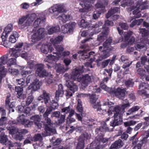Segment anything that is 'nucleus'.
Instances as JSON below:
<instances>
[{
	"instance_id": "nucleus-1",
	"label": "nucleus",
	"mask_w": 149,
	"mask_h": 149,
	"mask_svg": "<svg viewBox=\"0 0 149 149\" xmlns=\"http://www.w3.org/2000/svg\"><path fill=\"white\" fill-rule=\"evenodd\" d=\"M134 4V1L131 0H125L123 1V3L121 5L123 6L126 5L130 6L129 10L130 11L136 8L132 12L133 14L134 15L133 17L134 18H139L141 16V15L139 9H146L148 8V6L146 5V2H141V1H138L135 6Z\"/></svg>"
},
{
	"instance_id": "nucleus-2",
	"label": "nucleus",
	"mask_w": 149,
	"mask_h": 149,
	"mask_svg": "<svg viewBox=\"0 0 149 149\" xmlns=\"http://www.w3.org/2000/svg\"><path fill=\"white\" fill-rule=\"evenodd\" d=\"M110 109L112 110L113 109V112L114 119L111 122L110 125L111 126L114 127L119 124H120L122 121V116L124 113V110L122 109L120 112V109L118 107H114L111 106Z\"/></svg>"
},
{
	"instance_id": "nucleus-3",
	"label": "nucleus",
	"mask_w": 149,
	"mask_h": 149,
	"mask_svg": "<svg viewBox=\"0 0 149 149\" xmlns=\"http://www.w3.org/2000/svg\"><path fill=\"white\" fill-rule=\"evenodd\" d=\"M114 104L111 102H104L102 107L103 109H102L101 108V105L100 102H97L95 104L92 105V106L93 108L95 109H96L97 111L100 112L102 110L104 111L105 112H107L109 116L112 114V112L110 109V108L111 106H110L113 105Z\"/></svg>"
},
{
	"instance_id": "nucleus-4",
	"label": "nucleus",
	"mask_w": 149,
	"mask_h": 149,
	"mask_svg": "<svg viewBox=\"0 0 149 149\" xmlns=\"http://www.w3.org/2000/svg\"><path fill=\"white\" fill-rule=\"evenodd\" d=\"M93 80V76L91 73L86 74L78 78V81L81 82L82 88H85L91 83Z\"/></svg>"
},
{
	"instance_id": "nucleus-5",
	"label": "nucleus",
	"mask_w": 149,
	"mask_h": 149,
	"mask_svg": "<svg viewBox=\"0 0 149 149\" xmlns=\"http://www.w3.org/2000/svg\"><path fill=\"white\" fill-rule=\"evenodd\" d=\"M72 80H66L65 85L69 89L66 91V96H71L72 93L77 91L78 89L77 86L73 82Z\"/></svg>"
},
{
	"instance_id": "nucleus-6",
	"label": "nucleus",
	"mask_w": 149,
	"mask_h": 149,
	"mask_svg": "<svg viewBox=\"0 0 149 149\" xmlns=\"http://www.w3.org/2000/svg\"><path fill=\"white\" fill-rule=\"evenodd\" d=\"M91 135L86 132H84L79 137L78 142L76 149H83L84 145V141L91 138Z\"/></svg>"
},
{
	"instance_id": "nucleus-7",
	"label": "nucleus",
	"mask_w": 149,
	"mask_h": 149,
	"mask_svg": "<svg viewBox=\"0 0 149 149\" xmlns=\"http://www.w3.org/2000/svg\"><path fill=\"white\" fill-rule=\"evenodd\" d=\"M65 10V7L63 4L54 5L49 8L48 10V11L49 13H54L56 16H58L59 13L63 12Z\"/></svg>"
},
{
	"instance_id": "nucleus-8",
	"label": "nucleus",
	"mask_w": 149,
	"mask_h": 149,
	"mask_svg": "<svg viewBox=\"0 0 149 149\" xmlns=\"http://www.w3.org/2000/svg\"><path fill=\"white\" fill-rule=\"evenodd\" d=\"M76 23L75 22H70L61 26V29L63 33H72L75 28Z\"/></svg>"
},
{
	"instance_id": "nucleus-9",
	"label": "nucleus",
	"mask_w": 149,
	"mask_h": 149,
	"mask_svg": "<svg viewBox=\"0 0 149 149\" xmlns=\"http://www.w3.org/2000/svg\"><path fill=\"white\" fill-rule=\"evenodd\" d=\"M36 74L37 76L43 78L49 75V73L44 68L43 64H40L36 65Z\"/></svg>"
},
{
	"instance_id": "nucleus-10",
	"label": "nucleus",
	"mask_w": 149,
	"mask_h": 149,
	"mask_svg": "<svg viewBox=\"0 0 149 149\" xmlns=\"http://www.w3.org/2000/svg\"><path fill=\"white\" fill-rule=\"evenodd\" d=\"M6 56H4L0 59V84L2 78L4 77L6 74V70L2 65L3 64H5L6 63Z\"/></svg>"
},
{
	"instance_id": "nucleus-11",
	"label": "nucleus",
	"mask_w": 149,
	"mask_h": 149,
	"mask_svg": "<svg viewBox=\"0 0 149 149\" xmlns=\"http://www.w3.org/2000/svg\"><path fill=\"white\" fill-rule=\"evenodd\" d=\"M81 2L84 3V4L80 3L82 8L79 9V11L81 12L84 13L87 12L91 10L92 8V6L91 4H88L89 3L90 0H80Z\"/></svg>"
},
{
	"instance_id": "nucleus-12",
	"label": "nucleus",
	"mask_w": 149,
	"mask_h": 149,
	"mask_svg": "<svg viewBox=\"0 0 149 149\" xmlns=\"http://www.w3.org/2000/svg\"><path fill=\"white\" fill-rule=\"evenodd\" d=\"M84 67L82 66L77 68L73 70L70 77V79L72 80H74L77 79L78 80V78H79L78 77V76L84 71Z\"/></svg>"
},
{
	"instance_id": "nucleus-13",
	"label": "nucleus",
	"mask_w": 149,
	"mask_h": 149,
	"mask_svg": "<svg viewBox=\"0 0 149 149\" xmlns=\"http://www.w3.org/2000/svg\"><path fill=\"white\" fill-rule=\"evenodd\" d=\"M56 133L55 129L54 127L45 125L44 127V131L41 134L43 137L52 135Z\"/></svg>"
},
{
	"instance_id": "nucleus-14",
	"label": "nucleus",
	"mask_w": 149,
	"mask_h": 149,
	"mask_svg": "<svg viewBox=\"0 0 149 149\" xmlns=\"http://www.w3.org/2000/svg\"><path fill=\"white\" fill-rule=\"evenodd\" d=\"M41 46V50L42 52L45 54H46L49 52H53L54 49L51 46L48 45L43 44L42 45L41 43H40L36 45L37 48H39V47Z\"/></svg>"
},
{
	"instance_id": "nucleus-15",
	"label": "nucleus",
	"mask_w": 149,
	"mask_h": 149,
	"mask_svg": "<svg viewBox=\"0 0 149 149\" xmlns=\"http://www.w3.org/2000/svg\"><path fill=\"white\" fill-rule=\"evenodd\" d=\"M42 85V82L39 81L38 79H36L29 86L28 88L29 89H32V91H36L40 88Z\"/></svg>"
},
{
	"instance_id": "nucleus-16",
	"label": "nucleus",
	"mask_w": 149,
	"mask_h": 149,
	"mask_svg": "<svg viewBox=\"0 0 149 149\" xmlns=\"http://www.w3.org/2000/svg\"><path fill=\"white\" fill-rule=\"evenodd\" d=\"M0 142L3 145L9 146H13L11 142L8 141L7 136L3 132H1V134Z\"/></svg>"
},
{
	"instance_id": "nucleus-17",
	"label": "nucleus",
	"mask_w": 149,
	"mask_h": 149,
	"mask_svg": "<svg viewBox=\"0 0 149 149\" xmlns=\"http://www.w3.org/2000/svg\"><path fill=\"white\" fill-rule=\"evenodd\" d=\"M109 31V30L108 28H104L102 33L98 36L97 40L100 41V42H103L105 39H106Z\"/></svg>"
},
{
	"instance_id": "nucleus-18",
	"label": "nucleus",
	"mask_w": 149,
	"mask_h": 149,
	"mask_svg": "<svg viewBox=\"0 0 149 149\" xmlns=\"http://www.w3.org/2000/svg\"><path fill=\"white\" fill-rule=\"evenodd\" d=\"M125 88H118L115 90L114 94L117 97L123 99L125 96Z\"/></svg>"
},
{
	"instance_id": "nucleus-19",
	"label": "nucleus",
	"mask_w": 149,
	"mask_h": 149,
	"mask_svg": "<svg viewBox=\"0 0 149 149\" xmlns=\"http://www.w3.org/2000/svg\"><path fill=\"white\" fill-rule=\"evenodd\" d=\"M26 119L25 118V116L23 114L19 115L17 118V121H10L8 122L9 124H17V123L23 124L25 123Z\"/></svg>"
},
{
	"instance_id": "nucleus-20",
	"label": "nucleus",
	"mask_w": 149,
	"mask_h": 149,
	"mask_svg": "<svg viewBox=\"0 0 149 149\" xmlns=\"http://www.w3.org/2000/svg\"><path fill=\"white\" fill-rule=\"evenodd\" d=\"M27 17V20L25 25H29L31 24L32 22L36 17V15L35 13L27 14L26 15Z\"/></svg>"
},
{
	"instance_id": "nucleus-21",
	"label": "nucleus",
	"mask_w": 149,
	"mask_h": 149,
	"mask_svg": "<svg viewBox=\"0 0 149 149\" xmlns=\"http://www.w3.org/2000/svg\"><path fill=\"white\" fill-rule=\"evenodd\" d=\"M15 90L17 92V98L20 99H24L26 97V95L23 94V87L22 86L15 87Z\"/></svg>"
},
{
	"instance_id": "nucleus-22",
	"label": "nucleus",
	"mask_w": 149,
	"mask_h": 149,
	"mask_svg": "<svg viewBox=\"0 0 149 149\" xmlns=\"http://www.w3.org/2000/svg\"><path fill=\"white\" fill-rule=\"evenodd\" d=\"M124 143L120 139L116 141L111 146L110 149H118L122 147L124 145Z\"/></svg>"
},
{
	"instance_id": "nucleus-23",
	"label": "nucleus",
	"mask_w": 149,
	"mask_h": 149,
	"mask_svg": "<svg viewBox=\"0 0 149 149\" xmlns=\"http://www.w3.org/2000/svg\"><path fill=\"white\" fill-rule=\"evenodd\" d=\"M112 49H104L102 52L100 58L98 59L100 61L101 60L106 58L109 57L111 54Z\"/></svg>"
},
{
	"instance_id": "nucleus-24",
	"label": "nucleus",
	"mask_w": 149,
	"mask_h": 149,
	"mask_svg": "<svg viewBox=\"0 0 149 149\" xmlns=\"http://www.w3.org/2000/svg\"><path fill=\"white\" fill-rule=\"evenodd\" d=\"M58 89L55 93V97L57 100L59 99V97H62L64 94L63 86L61 84H60L58 86Z\"/></svg>"
},
{
	"instance_id": "nucleus-25",
	"label": "nucleus",
	"mask_w": 149,
	"mask_h": 149,
	"mask_svg": "<svg viewBox=\"0 0 149 149\" xmlns=\"http://www.w3.org/2000/svg\"><path fill=\"white\" fill-rule=\"evenodd\" d=\"M47 33L49 35H51L54 33L58 32L60 30V27L58 25L52 27L48 26L47 27Z\"/></svg>"
},
{
	"instance_id": "nucleus-26",
	"label": "nucleus",
	"mask_w": 149,
	"mask_h": 149,
	"mask_svg": "<svg viewBox=\"0 0 149 149\" xmlns=\"http://www.w3.org/2000/svg\"><path fill=\"white\" fill-rule=\"evenodd\" d=\"M120 59L122 62L125 63L122 66L123 68H125L129 67L132 63L131 61L129 63L128 58L125 56H122L121 57Z\"/></svg>"
},
{
	"instance_id": "nucleus-27",
	"label": "nucleus",
	"mask_w": 149,
	"mask_h": 149,
	"mask_svg": "<svg viewBox=\"0 0 149 149\" xmlns=\"http://www.w3.org/2000/svg\"><path fill=\"white\" fill-rule=\"evenodd\" d=\"M54 47L56 52H53V53L57 54L59 57H61V53L64 49L63 47L60 45H54Z\"/></svg>"
},
{
	"instance_id": "nucleus-28",
	"label": "nucleus",
	"mask_w": 149,
	"mask_h": 149,
	"mask_svg": "<svg viewBox=\"0 0 149 149\" xmlns=\"http://www.w3.org/2000/svg\"><path fill=\"white\" fill-rule=\"evenodd\" d=\"M78 53L79 54V57L83 60L89 58V55L86 50L79 51Z\"/></svg>"
},
{
	"instance_id": "nucleus-29",
	"label": "nucleus",
	"mask_w": 149,
	"mask_h": 149,
	"mask_svg": "<svg viewBox=\"0 0 149 149\" xmlns=\"http://www.w3.org/2000/svg\"><path fill=\"white\" fill-rule=\"evenodd\" d=\"M11 95L8 94L6 97L5 100V106L7 109H9V108H12L14 107L13 105V102H12L10 103L11 99L10 98Z\"/></svg>"
},
{
	"instance_id": "nucleus-30",
	"label": "nucleus",
	"mask_w": 149,
	"mask_h": 149,
	"mask_svg": "<svg viewBox=\"0 0 149 149\" xmlns=\"http://www.w3.org/2000/svg\"><path fill=\"white\" fill-rule=\"evenodd\" d=\"M4 56H6L7 57V58L6 60V63L5 64H3L2 66H3L4 68L5 66L4 65H5L6 64V65L8 66H10L11 65H14L16 64V60L15 58H11L9 59L8 60L7 62V60L8 59V56L7 55H4L3 56L1 57L0 58V59L3 57Z\"/></svg>"
},
{
	"instance_id": "nucleus-31",
	"label": "nucleus",
	"mask_w": 149,
	"mask_h": 149,
	"mask_svg": "<svg viewBox=\"0 0 149 149\" xmlns=\"http://www.w3.org/2000/svg\"><path fill=\"white\" fill-rule=\"evenodd\" d=\"M63 39V36H58L57 37L51 38L50 39V41L54 45L56 44H59L62 41Z\"/></svg>"
},
{
	"instance_id": "nucleus-32",
	"label": "nucleus",
	"mask_w": 149,
	"mask_h": 149,
	"mask_svg": "<svg viewBox=\"0 0 149 149\" xmlns=\"http://www.w3.org/2000/svg\"><path fill=\"white\" fill-rule=\"evenodd\" d=\"M18 34L16 31H14L9 38V41L12 43L15 42L18 37Z\"/></svg>"
},
{
	"instance_id": "nucleus-33",
	"label": "nucleus",
	"mask_w": 149,
	"mask_h": 149,
	"mask_svg": "<svg viewBox=\"0 0 149 149\" xmlns=\"http://www.w3.org/2000/svg\"><path fill=\"white\" fill-rule=\"evenodd\" d=\"M108 139L106 138H103V135L101 134L100 135H97L96 137L95 141L97 143L102 142L103 143H104L107 142Z\"/></svg>"
},
{
	"instance_id": "nucleus-34",
	"label": "nucleus",
	"mask_w": 149,
	"mask_h": 149,
	"mask_svg": "<svg viewBox=\"0 0 149 149\" xmlns=\"http://www.w3.org/2000/svg\"><path fill=\"white\" fill-rule=\"evenodd\" d=\"M119 11V8H111L110 10L108 11L107 14H106V17L107 18H108L114 14L118 13Z\"/></svg>"
},
{
	"instance_id": "nucleus-35",
	"label": "nucleus",
	"mask_w": 149,
	"mask_h": 149,
	"mask_svg": "<svg viewBox=\"0 0 149 149\" xmlns=\"http://www.w3.org/2000/svg\"><path fill=\"white\" fill-rule=\"evenodd\" d=\"M48 115L43 114V116L44 120V126L45 125L49 126H52L53 124V122L51 121V119L48 117Z\"/></svg>"
},
{
	"instance_id": "nucleus-36",
	"label": "nucleus",
	"mask_w": 149,
	"mask_h": 149,
	"mask_svg": "<svg viewBox=\"0 0 149 149\" xmlns=\"http://www.w3.org/2000/svg\"><path fill=\"white\" fill-rule=\"evenodd\" d=\"M41 39L36 32L34 33L31 36V41L33 43L37 42Z\"/></svg>"
},
{
	"instance_id": "nucleus-37",
	"label": "nucleus",
	"mask_w": 149,
	"mask_h": 149,
	"mask_svg": "<svg viewBox=\"0 0 149 149\" xmlns=\"http://www.w3.org/2000/svg\"><path fill=\"white\" fill-rule=\"evenodd\" d=\"M45 20V18L44 17L38 18L34 22L33 27L34 28L38 27L40 23L44 22Z\"/></svg>"
},
{
	"instance_id": "nucleus-38",
	"label": "nucleus",
	"mask_w": 149,
	"mask_h": 149,
	"mask_svg": "<svg viewBox=\"0 0 149 149\" xmlns=\"http://www.w3.org/2000/svg\"><path fill=\"white\" fill-rule=\"evenodd\" d=\"M129 106L130 104L129 103L128 100L127 99H125V100H123V104L121 107L120 106H117L115 107H118L119 108V109H120V111H119L120 112L121 110H122V109H123L124 112L125 108L126 107H129Z\"/></svg>"
},
{
	"instance_id": "nucleus-39",
	"label": "nucleus",
	"mask_w": 149,
	"mask_h": 149,
	"mask_svg": "<svg viewBox=\"0 0 149 149\" xmlns=\"http://www.w3.org/2000/svg\"><path fill=\"white\" fill-rule=\"evenodd\" d=\"M139 109V107L138 106L133 107L128 111L126 113V115L127 116H129L132 114L136 111H137Z\"/></svg>"
},
{
	"instance_id": "nucleus-40",
	"label": "nucleus",
	"mask_w": 149,
	"mask_h": 149,
	"mask_svg": "<svg viewBox=\"0 0 149 149\" xmlns=\"http://www.w3.org/2000/svg\"><path fill=\"white\" fill-rule=\"evenodd\" d=\"M37 34L41 38H42L47 35L46 33L45 32V29L44 28H41L38 29L36 32Z\"/></svg>"
},
{
	"instance_id": "nucleus-41",
	"label": "nucleus",
	"mask_w": 149,
	"mask_h": 149,
	"mask_svg": "<svg viewBox=\"0 0 149 149\" xmlns=\"http://www.w3.org/2000/svg\"><path fill=\"white\" fill-rule=\"evenodd\" d=\"M78 25L80 27L83 28H86L89 26L88 23L85 21L84 19H82L78 22Z\"/></svg>"
},
{
	"instance_id": "nucleus-42",
	"label": "nucleus",
	"mask_w": 149,
	"mask_h": 149,
	"mask_svg": "<svg viewBox=\"0 0 149 149\" xmlns=\"http://www.w3.org/2000/svg\"><path fill=\"white\" fill-rule=\"evenodd\" d=\"M89 102L92 105L94 104H95L97 100V98L95 94H93L89 95Z\"/></svg>"
},
{
	"instance_id": "nucleus-43",
	"label": "nucleus",
	"mask_w": 149,
	"mask_h": 149,
	"mask_svg": "<svg viewBox=\"0 0 149 149\" xmlns=\"http://www.w3.org/2000/svg\"><path fill=\"white\" fill-rule=\"evenodd\" d=\"M42 95L45 103L46 105H47V104H48L49 101L50 100L49 94L47 93L44 90L43 91Z\"/></svg>"
},
{
	"instance_id": "nucleus-44",
	"label": "nucleus",
	"mask_w": 149,
	"mask_h": 149,
	"mask_svg": "<svg viewBox=\"0 0 149 149\" xmlns=\"http://www.w3.org/2000/svg\"><path fill=\"white\" fill-rule=\"evenodd\" d=\"M20 51L21 50L20 49H13L11 54V56L15 58H17L20 55Z\"/></svg>"
},
{
	"instance_id": "nucleus-45",
	"label": "nucleus",
	"mask_w": 149,
	"mask_h": 149,
	"mask_svg": "<svg viewBox=\"0 0 149 149\" xmlns=\"http://www.w3.org/2000/svg\"><path fill=\"white\" fill-rule=\"evenodd\" d=\"M112 42V40L109 38L104 42L103 44V46H104V49H111L109 47V46Z\"/></svg>"
},
{
	"instance_id": "nucleus-46",
	"label": "nucleus",
	"mask_w": 149,
	"mask_h": 149,
	"mask_svg": "<svg viewBox=\"0 0 149 149\" xmlns=\"http://www.w3.org/2000/svg\"><path fill=\"white\" fill-rule=\"evenodd\" d=\"M26 20L27 17L26 16V15L22 16L19 19L18 22V24L22 25L24 26H28V25H25Z\"/></svg>"
},
{
	"instance_id": "nucleus-47",
	"label": "nucleus",
	"mask_w": 149,
	"mask_h": 149,
	"mask_svg": "<svg viewBox=\"0 0 149 149\" xmlns=\"http://www.w3.org/2000/svg\"><path fill=\"white\" fill-rule=\"evenodd\" d=\"M139 32L141 34L142 37L149 35V30H147L145 28L140 29H139Z\"/></svg>"
},
{
	"instance_id": "nucleus-48",
	"label": "nucleus",
	"mask_w": 149,
	"mask_h": 149,
	"mask_svg": "<svg viewBox=\"0 0 149 149\" xmlns=\"http://www.w3.org/2000/svg\"><path fill=\"white\" fill-rule=\"evenodd\" d=\"M52 75L50 73H49V75H47V77L45 78V82L48 85L53 83L54 79L52 77Z\"/></svg>"
},
{
	"instance_id": "nucleus-49",
	"label": "nucleus",
	"mask_w": 149,
	"mask_h": 149,
	"mask_svg": "<svg viewBox=\"0 0 149 149\" xmlns=\"http://www.w3.org/2000/svg\"><path fill=\"white\" fill-rule=\"evenodd\" d=\"M42 116L41 115H36L32 116L30 118V119L35 121L40 122Z\"/></svg>"
},
{
	"instance_id": "nucleus-50",
	"label": "nucleus",
	"mask_w": 149,
	"mask_h": 149,
	"mask_svg": "<svg viewBox=\"0 0 149 149\" xmlns=\"http://www.w3.org/2000/svg\"><path fill=\"white\" fill-rule=\"evenodd\" d=\"M11 125L12 128L10 129L9 133L11 134H14L19 132V130L16 127H13L12 126L13 124H10Z\"/></svg>"
},
{
	"instance_id": "nucleus-51",
	"label": "nucleus",
	"mask_w": 149,
	"mask_h": 149,
	"mask_svg": "<svg viewBox=\"0 0 149 149\" xmlns=\"http://www.w3.org/2000/svg\"><path fill=\"white\" fill-rule=\"evenodd\" d=\"M12 29L13 25L11 24H9L5 27L3 32L8 35L11 31Z\"/></svg>"
},
{
	"instance_id": "nucleus-52",
	"label": "nucleus",
	"mask_w": 149,
	"mask_h": 149,
	"mask_svg": "<svg viewBox=\"0 0 149 149\" xmlns=\"http://www.w3.org/2000/svg\"><path fill=\"white\" fill-rule=\"evenodd\" d=\"M70 16L68 15H66L65 14H62L60 16V19L62 20V22L65 23L70 20Z\"/></svg>"
},
{
	"instance_id": "nucleus-53",
	"label": "nucleus",
	"mask_w": 149,
	"mask_h": 149,
	"mask_svg": "<svg viewBox=\"0 0 149 149\" xmlns=\"http://www.w3.org/2000/svg\"><path fill=\"white\" fill-rule=\"evenodd\" d=\"M100 87L101 88L104 89V90L108 92L111 93L112 92V90L111 88H109L107 86L102 82H101L100 84Z\"/></svg>"
},
{
	"instance_id": "nucleus-54",
	"label": "nucleus",
	"mask_w": 149,
	"mask_h": 149,
	"mask_svg": "<svg viewBox=\"0 0 149 149\" xmlns=\"http://www.w3.org/2000/svg\"><path fill=\"white\" fill-rule=\"evenodd\" d=\"M46 105L47 107L46 109V111L43 114L49 116L52 111L55 110L54 108L50 105V106H48V104H47V105Z\"/></svg>"
},
{
	"instance_id": "nucleus-55",
	"label": "nucleus",
	"mask_w": 149,
	"mask_h": 149,
	"mask_svg": "<svg viewBox=\"0 0 149 149\" xmlns=\"http://www.w3.org/2000/svg\"><path fill=\"white\" fill-rule=\"evenodd\" d=\"M36 78L34 74L29 75L26 78V83L28 84L31 82H33L35 80Z\"/></svg>"
},
{
	"instance_id": "nucleus-56",
	"label": "nucleus",
	"mask_w": 149,
	"mask_h": 149,
	"mask_svg": "<svg viewBox=\"0 0 149 149\" xmlns=\"http://www.w3.org/2000/svg\"><path fill=\"white\" fill-rule=\"evenodd\" d=\"M141 65H145V66L147 65V64H149V58L148 60L146 56L142 57L141 58Z\"/></svg>"
},
{
	"instance_id": "nucleus-57",
	"label": "nucleus",
	"mask_w": 149,
	"mask_h": 149,
	"mask_svg": "<svg viewBox=\"0 0 149 149\" xmlns=\"http://www.w3.org/2000/svg\"><path fill=\"white\" fill-rule=\"evenodd\" d=\"M42 136L40 134H35L34 136L33 137V141H40L42 140Z\"/></svg>"
},
{
	"instance_id": "nucleus-58",
	"label": "nucleus",
	"mask_w": 149,
	"mask_h": 149,
	"mask_svg": "<svg viewBox=\"0 0 149 149\" xmlns=\"http://www.w3.org/2000/svg\"><path fill=\"white\" fill-rule=\"evenodd\" d=\"M7 118L5 116H1L0 118V126L4 127V125L7 122Z\"/></svg>"
},
{
	"instance_id": "nucleus-59",
	"label": "nucleus",
	"mask_w": 149,
	"mask_h": 149,
	"mask_svg": "<svg viewBox=\"0 0 149 149\" xmlns=\"http://www.w3.org/2000/svg\"><path fill=\"white\" fill-rule=\"evenodd\" d=\"M69 69L67 67H65L63 65H60L57 69V71L58 72L63 73Z\"/></svg>"
},
{
	"instance_id": "nucleus-60",
	"label": "nucleus",
	"mask_w": 149,
	"mask_h": 149,
	"mask_svg": "<svg viewBox=\"0 0 149 149\" xmlns=\"http://www.w3.org/2000/svg\"><path fill=\"white\" fill-rule=\"evenodd\" d=\"M33 141V137L31 135H28L27 138L25 139L24 142V145L28 143H31V142Z\"/></svg>"
},
{
	"instance_id": "nucleus-61",
	"label": "nucleus",
	"mask_w": 149,
	"mask_h": 149,
	"mask_svg": "<svg viewBox=\"0 0 149 149\" xmlns=\"http://www.w3.org/2000/svg\"><path fill=\"white\" fill-rule=\"evenodd\" d=\"M95 7L97 8H100L101 12H104L105 11L104 6L99 3H97L95 5Z\"/></svg>"
},
{
	"instance_id": "nucleus-62",
	"label": "nucleus",
	"mask_w": 149,
	"mask_h": 149,
	"mask_svg": "<svg viewBox=\"0 0 149 149\" xmlns=\"http://www.w3.org/2000/svg\"><path fill=\"white\" fill-rule=\"evenodd\" d=\"M136 122L135 121L131 120L124 123V125L125 127H129L135 125Z\"/></svg>"
},
{
	"instance_id": "nucleus-63",
	"label": "nucleus",
	"mask_w": 149,
	"mask_h": 149,
	"mask_svg": "<svg viewBox=\"0 0 149 149\" xmlns=\"http://www.w3.org/2000/svg\"><path fill=\"white\" fill-rule=\"evenodd\" d=\"M55 54L56 55L52 54L48 55L49 58L50 60L56 61L58 60V58L61 57H58L57 54Z\"/></svg>"
},
{
	"instance_id": "nucleus-64",
	"label": "nucleus",
	"mask_w": 149,
	"mask_h": 149,
	"mask_svg": "<svg viewBox=\"0 0 149 149\" xmlns=\"http://www.w3.org/2000/svg\"><path fill=\"white\" fill-rule=\"evenodd\" d=\"M60 112L59 111H55L52 112L51 114V118L55 117L56 118H58L60 116Z\"/></svg>"
}]
</instances>
